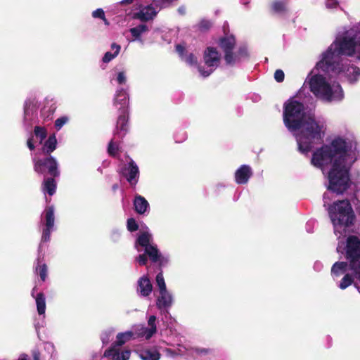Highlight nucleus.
<instances>
[{"label":"nucleus","mask_w":360,"mask_h":360,"mask_svg":"<svg viewBox=\"0 0 360 360\" xmlns=\"http://www.w3.org/2000/svg\"><path fill=\"white\" fill-rule=\"evenodd\" d=\"M115 333L113 328H108L103 330L101 335V340L103 345H107L112 339Z\"/></svg>","instance_id":"obj_33"},{"label":"nucleus","mask_w":360,"mask_h":360,"mask_svg":"<svg viewBox=\"0 0 360 360\" xmlns=\"http://www.w3.org/2000/svg\"><path fill=\"white\" fill-rule=\"evenodd\" d=\"M69 120L67 116H63L58 118L55 121V127L57 130H60Z\"/></svg>","instance_id":"obj_38"},{"label":"nucleus","mask_w":360,"mask_h":360,"mask_svg":"<svg viewBox=\"0 0 360 360\" xmlns=\"http://www.w3.org/2000/svg\"><path fill=\"white\" fill-rule=\"evenodd\" d=\"M54 207L48 206L45 208L41 217V224L42 226V236L41 243L39 245V256L37 263L34 268L35 273L37 274L42 281H45L48 276V268L46 264L41 263V256L43 250V243L50 240L51 233L54 230Z\"/></svg>","instance_id":"obj_7"},{"label":"nucleus","mask_w":360,"mask_h":360,"mask_svg":"<svg viewBox=\"0 0 360 360\" xmlns=\"http://www.w3.org/2000/svg\"><path fill=\"white\" fill-rule=\"evenodd\" d=\"M352 204L359 215H360V200L355 198L352 200Z\"/></svg>","instance_id":"obj_44"},{"label":"nucleus","mask_w":360,"mask_h":360,"mask_svg":"<svg viewBox=\"0 0 360 360\" xmlns=\"http://www.w3.org/2000/svg\"><path fill=\"white\" fill-rule=\"evenodd\" d=\"M36 291V287H34L31 292L32 297L35 299L37 309L39 315L45 314L46 311V298L42 292L38 293L36 296L34 295Z\"/></svg>","instance_id":"obj_24"},{"label":"nucleus","mask_w":360,"mask_h":360,"mask_svg":"<svg viewBox=\"0 0 360 360\" xmlns=\"http://www.w3.org/2000/svg\"><path fill=\"white\" fill-rule=\"evenodd\" d=\"M248 2H249V1H248V0H246V1H242V3H243V4H248Z\"/></svg>","instance_id":"obj_56"},{"label":"nucleus","mask_w":360,"mask_h":360,"mask_svg":"<svg viewBox=\"0 0 360 360\" xmlns=\"http://www.w3.org/2000/svg\"><path fill=\"white\" fill-rule=\"evenodd\" d=\"M136 250L139 252L143 251L136 257V260L140 265H146L148 262L147 256L153 262H158L160 266H164L169 264V256L167 255H161L155 244L153 243V238L150 230L146 227L139 234L134 244Z\"/></svg>","instance_id":"obj_6"},{"label":"nucleus","mask_w":360,"mask_h":360,"mask_svg":"<svg viewBox=\"0 0 360 360\" xmlns=\"http://www.w3.org/2000/svg\"><path fill=\"white\" fill-rule=\"evenodd\" d=\"M160 9L161 7H158V4H156V8L153 5H149L143 7L136 13V16L142 21H147L153 19Z\"/></svg>","instance_id":"obj_20"},{"label":"nucleus","mask_w":360,"mask_h":360,"mask_svg":"<svg viewBox=\"0 0 360 360\" xmlns=\"http://www.w3.org/2000/svg\"><path fill=\"white\" fill-rule=\"evenodd\" d=\"M157 317L150 315L147 320V326L137 324L132 326L136 339L150 340L158 331Z\"/></svg>","instance_id":"obj_12"},{"label":"nucleus","mask_w":360,"mask_h":360,"mask_svg":"<svg viewBox=\"0 0 360 360\" xmlns=\"http://www.w3.org/2000/svg\"><path fill=\"white\" fill-rule=\"evenodd\" d=\"M347 56L360 62V33L356 29H345L338 32L334 41L322 53L318 68L331 70V73L344 78L351 84L360 79V68L350 64L341 56Z\"/></svg>","instance_id":"obj_2"},{"label":"nucleus","mask_w":360,"mask_h":360,"mask_svg":"<svg viewBox=\"0 0 360 360\" xmlns=\"http://www.w3.org/2000/svg\"><path fill=\"white\" fill-rule=\"evenodd\" d=\"M284 72L281 70H276L274 73V78L278 82H281L284 79Z\"/></svg>","instance_id":"obj_43"},{"label":"nucleus","mask_w":360,"mask_h":360,"mask_svg":"<svg viewBox=\"0 0 360 360\" xmlns=\"http://www.w3.org/2000/svg\"><path fill=\"white\" fill-rule=\"evenodd\" d=\"M271 7L275 12L280 13L285 10V4L284 1H276L272 3Z\"/></svg>","instance_id":"obj_37"},{"label":"nucleus","mask_w":360,"mask_h":360,"mask_svg":"<svg viewBox=\"0 0 360 360\" xmlns=\"http://www.w3.org/2000/svg\"><path fill=\"white\" fill-rule=\"evenodd\" d=\"M121 236V232L118 229L113 230L111 233V238L114 241H117Z\"/></svg>","instance_id":"obj_45"},{"label":"nucleus","mask_w":360,"mask_h":360,"mask_svg":"<svg viewBox=\"0 0 360 360\" xmlns=\"http://www.w3.org/2000/svg\"><path fill=\"white\" fill-rule=\"evenodd\" d=\"M252 175V168L248 165H243L235 172V181L238 184H246Z\"/></svg>","instance_id":"obj_17"},{"label":"nucleus","mask_w":360,"mask_h":360,"mask_svg":"<svg viewBox=\"0 0 360 360\" xmlns=\"http://www.w3.org/2000/svg\"><path fill=\"white\" fill-rule=\"evenodd\" d=\"M103 356L111 360H129L131 356V350L112 344L110 347L105 351Z\"/></svg>","instance_id":"obj_14"},{"label":"nucleus","mask_w":360,"mask_h":360,"mask_svg":"<svg viewBox=\"0 0 360 360\" xmlns=\"http://www.w3.org/2000/svg\"><path fill=\"white\" fill-rule=\"evenodd\" d=\"M356 265L355 268L352 267V262H337L331 268V276L334 280L343 276L338 286L340 289L345 290L353 282L354 278L360 281V276L357 274L360 268Z\"/></svg>","instance_id":"obj_10"},{"label":"nucleus","mask_w":360,"mask_h":360,"mask_svg":"<svg viewBox=\"0 0 360 360\" xmlns=\"http://www.w3.org/2000/svg\"><path fill=\"white\" fill-rule=\"evenodd\" d=\"M57 146V139L55 134L50 135L44 142L41 150L44 154H50L55 150Z\"/></svg>","instance_id":"obj_29"},{"label":"nucleus","mask_w":360,"mask_h":360,"mask_svg":"<svg viewBox=\"0 0 360 360\" xmlns=\"http://www.w3.org/2000/svg\"><path fill=\"white\" fill-rule=\"evenodd\" d=\"M218 44L224 54L227 65H235L248 57V51L245 47L236 50V39L233 35H226L219 39Z\"/></svg>","instance_id":"obj_8"},{"label":"nucleus","mask_w":360,"mask_h":360,"mask_svg":"<svg viewBox=\"0 0 360 360\" xmlns=\"http://www.w3.org/2000/svg\"><path fill=\"white\" fill-rule=\"evenodd\" d=\"M33 359L34 360H40V354L39 352H34Z\"/></svg>","instance_id":"obj_49"},{"label":"nucleus","mask_w":360,"mask_h":360,"mask_svg":"<svg viewBox=\"0 0 360 360\" xmlns=\"http://www.w3.org/2000/svg\"><path fill=\"white\" fill-rule=\"evenodd\" d=\"M141 360H159L160 354L155 348H147L137 352Z\"/></svg>","instance_id":"obj_23"},{"label":"nucleus","mask_w":360,"mask_h":360,"mask_svg":"<svg viewBox=\"0 0 360 360\" xmlns=\"http://www.w3.org/2000/svg\"><path fill=\"white\" fill-rule=\"evenodd\" d=\"M37 108L38 101L35 98H27L24 104V113L25 118H29V117L33 114Z\"/></svg>","instance_id":"obj_28"},{"label":"nucleus","mask_w":360,"mask_h":360,"mask_svg":"<svg viewBox=\"0 0 360 360\" xmlns=\"http://www.w3.org/2000/svg\"><path fill=\"white\" fill-rule=\"evenodd\" d=\"M133 203L134 210L138 214H144L145 213L148 212L149 203L143 196L136 195Z\"/></svg>","instance_id":"obj_22"},{"label":"nucleus","mask_w":360,"mask_h":360,"mask_svg":"<svg viewBox=\"0 0 360 360\" xmlns=\"http://www.w3.org/2000/svg\"><path fill=\"white\" fill-rule=\"evenodd\" d=\"M173 302V295L168 290L158 292L156 300V306L159 309L162 310L169 309L172 307Z\"/></svg>","instance_id":"obj_16"},{"label":"nucleus","mask_w":360,"mask_h":360,"mask_svg":"<svg viewBox=\"0 0 360 360\" xmlns=\"http://www.w3.org/2000/svg\"><path fill=\"white\" fill-rule=\"evenodd\" d=\"M166 354L169 356H176V350H172L171 349H165Z\"/></svg>","instance_id":"obj_48"},{"label":"nucleus","mask_w":360,"mask_h":360,"mask_svg":"<svg viewBox=\"0 0 360 360\" xmlns=\"http://www.w3.org/2000/svg\"><path fill=\"white\" fill-rule=\"evenodd\" d=\"M148 30V27L144 24H140L136 27L130 28L129 32L131 33L133 39L129 40V41H139L143 43L141 35L146 32Z\"/></svg>","instance_id":"obj_27"},{"label":"nucleus","mask_w":360,"mask_h":360,"mask_svg":"<svg viewBox=\"0 0 360 360\" xmlns=\"http://www.w3.org/2000/svg\"><path fill=\"white\" fill-rule=\"evenodd\" d=\"M115 81L119 85H125L127 84V72L124 70L119 71L116 73L112 81Z\"/></svg>","instance_id":"obj_34"},{"label":"nucleus","mask_w":360,"mask_h":360,"mask_svg":"<svg viewBox=\"0 0 360 360\" xmlns=\"http://www.w3.org/2000/svg\"><path fill=\"white\" fill-rule=\"evenodd\" d=\"M134 0H122L120 1L121 4H132Z\"/></svg>","instance_id":"obj_52"},{"label":"nucleus","mask_w":360,"mask_h":360,"mask_svg":"<svg viewBox=\"0 0 360 360\" xmlns=\"http://www.w3.org/2000/svg\"><path fill=\"white\" fill-rule=\"evenodd\" d=\"M176 355H188L191 356L190 348L188 349L186 347L179 345L178 348L176 350Z\"/></svg>","instance_id":"obj_40"},{"label":"nucleus","mask_w":360,"mask_h":360,"mask_svg":"<svg viewBox=\"0 0 360 360\" xmlns=\"http://www.w3.org/2000/svg\"><path fill=\"white\" fill-rule=\"evenodd\" d=\"M331 70L318 68V63L307 77L304 86L319 100L327 103L340 102L344 99V91L338 82L329 73Z\"/></svg>","instance_id":"obj_4"},{"label":"nucleus","mask_w":360,"mask_h":360,"mask_svg":"<svg viewBox=\"0 0 360 360\" xmlns=\"http://www.w3.org/2000/svg\"><path fill=\"white\" fill-rule=\"evenodd\" d=\"M176 50L181 56L182 60L191 66L197 65V57L193 53H188L186 51L185 47L181 44L176 46Z\"/></svg>","instance_id":"obj_21"},{"label":"nucleus","mask_w":360,"mask_h":360,"mask_svg":"<svg viewBox=\"0 0 360 360\" xmlns=\"http://www.w3.org/2000/svg\"><path fill=\"white\" fill-rule=\"evenodd\" d=\"M283 119L285 127L295 137L300 153L307 154L323 140L326 131L325 122L316 120L311 111H307L297 98H290L285 102Z\"/></svg>","instance_id":"obj_3"},{"label":"nucleus","mask_w":360,"mask_h":360,"mask_svg":"<svg viewBox=\"0 0 360 360\" xmlns=\"http://www.w3.org/2000/svg\"><path fill=\"white\" fill-rule=\"evenodd\" d=\"M128 104H129V95L127 89L120 88L117 90L115 98L114 105L119 110L120 115L117 120V134L123 136L127 134L129 130L128 122Z\"/></svg>","instance_id":"obj_9"},{"label":"nucleus","mask_w":360,"mask_h":360,"mask_svg":"<svg viewBox=\"0 0 360 360\" xmlns=\"http://www.w3.org/2000/svg\"><path fill=\"white\" fill-rule=\"evenodd\" d=\"M178 11L180 14L184 15L186 13V8L184 6H181L179 8Z\"/></svg>","instance_id":"obj_51"},{"label":"nucleus","mask_w":360,"mask_h":360,"mask_svg":"<svg viewBox=\"0 0 360 360\" xmlns=\"http://www.w3.org/2000/svg\"><path fill=\"white\" fill-rule=\"evenodd\" d=\"M117 127H115V129L113 132V137L110 141L108 144V153L112 156H115L120 149V143L119 141L120 139H122L126 134H124L123 136H120L119 134H117Z\"/></svg>","instance_id":"obj_26"},{"label":"nucleus","mask_w":360,"mask_h":360,"mask_svg":"<svg viewBox=\"0 0 360 360\" xmlns=\"http://www.w3.org/2000/svg\"><path fill=\"white\" fill-rule=\"evenodd\" d=\"M155 282L157 287L158 288V292L161 290H167L165 278L162 272H160L157 274L155 278Z\"/></svg>","instance_id":"obj_35"},{"label":"nucleus","mask_w":360,"mask_h":360,"mask_svg":"<svg viewBox=\"0 0 360 360\" xmlns=\"http://www.w3.org/2000/svg\"><path fill=\"white\" fill-rule=\"evenodd\" d=\"M121 172L131 185L137 183L139 170L138 166L133 160H130L129 162L121 169Z\"/></svg>","instance_id":"obj_15"},{"label":"nucleus","mask_w":360,"mask_h":360,"mask_svg":"<svg viewBox=\"0 0 360 360\" xmlns=\"http://www.w3.org/2000/svg\"><path fill=\"white\" fill-rule=\"evenodd\" d=\"M191 356L195 359L204 357L212 353V350L209 348L204 347H191L190 348Z\"/></svg>","instance_id":"obj_32"},{"label":"nucleus","mask_w":360,"mask_h":360,"mask_svg":"<svg viewBox=\"0 0 360 360\" xmlns=\"http://www.w3.org/2000/svg\"><path fill=\"white\" fill-rule=\"evenodd\" d=\"M350 29H356L358 30V32H359V33H360V22L358 23V25L353 26Z\"/></svg>","instance_id":"obj_53"},{"label":"nucleus","mask_w":360,"mask_h":360,"mask_svg":"<svg viewBox=\"0 0 360 360\" xmlns=\"http://www.w3.org/2000/svg\"><path fill=\"white\" fill-rule=\"evenodd\" d=\"M325 4L327 8L333 9L338 7V1L337 0H325Z\"/></svg>","instance_id":"obj_42"},{"label":"nucleus","mask_w":360,"mask_h":360,"mask_svg":"<svg viewBox=\"0 0 360 360\" xmlns=\"http://www.w3.org/2000/svg\"><path fill=\"white\" fill-rule=\"evenodd\" d=\"M18 360H28V356L25 354H22L20 355Z\"/></svg>","instance_id":"obj_50"},{"label":"nucleus","mask_w":360,"mask_h":360,"mask_svg":"<svg viewBox=\"0 0 360 360\" xmlns=\"http://www.w3.org/2000/svg\"><path fill=\"white\" fill-rule=\"evenodd\" d=\"M92 16L94 18L104 19L105 13L102 8H97L93 11Z\"/></svg>","instance_id":"obj_41"},{"label":"nucleus","mask_w":360,"mask_h":360,"mask_svg":"<svg viewBox=\"0 0 360 360\" xmlns=\"http://www.w3.org/2000/svg\"><path fill=\"white\" fill-rule=\"evenodd\" d=\"M33 161L34 164V170L37 173L43 174L46 170H47L51 176L56 177L59 175L58 162L53 157L49 156L44 160H39L37 159V158H34Z\"/></svg>","instance_id":"obj_13"},{"label":"nucleus","mask_w":360,"mask_h":360,"mask_svg":"<svg viewBox=\"0 0 360 360\" xmlns=\"http://www.w3.org/2000/svg\"><path fill=\"white\" fill-rule=\"evenodd\" d=\"M44 349L46 352L49 355L51 358L56 356V352L55 346L53 343L47 342L44 344Z\"/></svg>","instance_id":"obj_36"},{"label":"nucleus","mask_w":360,"mask_h":360,"mask_svg":"<svg viewBox=\"0 0 360 360\" xmlns=\"http://www.w3.org/2000/svg\"><path fill=\"white\" fill-rule=\"evenodd\" d=\"M359 158L360 150L353 136H338L314 151L311 163L326 175L328 190L341 194L350 187V169Z\"/></svg>","instance_id":"obj_1"},{"label":"nucleus","mask_w":360,"mask_h":360,"mask_svg":"<svg viewBox=\"0 0 360 360\" xmlns=\"http://www.w3.org/2000/svg\"><path fill=\"white\" fill-rule=\"evenodd\" d=\"M324 206L327 207L329 217L333 226L335 235L338 238L345 236L347 229L354 224L355 215L348 200H339L328 205L329 193L323 196Z\"/></svg>","instance_id":"obj_5"},{"label":"nucleus","mask_w":360,"mask_h":360,"mask_svg":"<svg viewBox=\"0 0 360 360\" xmlns=\"http://www.w3.org/2000/svg\"><path fill=\"white\" fill-rule=\"evenodd\" d=\"M46 136L47 131L44 127L36 126L34 129L33 136L27 140V147L31 150H34L35 148L34 142H39V144H41Z\"/></svg>","instance_id":"obj_18"},{"label":"nucleus","mask_w":360,"mask_h":360,"mask_svg":"<svg viewBox=\"0 0 360 360\" xmlns=\"http://www.w3.org/2000/svg\"><path fill=\"white\" fill-rule=\"evenodd\" d=\"M356 188L357 191L360 192V179L356 181Z\"/></svg>","instance_id":"obj_54"},{"label":"nucleus","mask_w":360,"mask_h":360,"mask_svg":"<svg viewBox=\"0 0 360 360\" xmlns=\"http://www.w3.org/2000/svg\"><path fill=\"white\" fill-rule=\"evenodd\" d=\"M323 268V264L321 262H316L314 264V269H315V271H321Z\"/></svg>","instance_id":"obj_47"},{"label":"nucleus","mask_w":360,"mask_h":360,"mask_svg":"<svg viewBox=\"0 0 360 360\" xmlns=\"http://www.w3.org/2000/svg\"><path fill=\"white\" fill-rule=\"evenodd\" d=\"M135 339H136L135 333L133 328H131V330L117 333L116 335V341L112 344L122 347L129 340Z\"/></svg>","instance_id":"obj_25"},{"label":"nucleus","mask_w":360,"mask_h":360,"mask_svg":"<svg viewBox=\"0 0 360 360\" xmlns=\"http://www.w3.org/2000/svg\"><path fill=\"white\" fill-rule=\"evenodd\" d=\"M221 60V55L217 48L208 46L203 53V62L205 68L199 66L198 71L203 77L210 76L219 65Z\"/></svg>","instance_id":"obj_11"},{"label":"nucleus","mask_w":360,"mask_h":360,"mask_svg":"<svg viewBox=\"0 0 360 360\" xmlns=\"http://www.w3.org/2000/svg\"><path fill=\"white\" fill-rule=\"evenodd\" d=\"M103 22L105 23V25H109V22L108 20L105 18V16H104V19H102Z\"/></svg>","instance_id":"obj_55"},{"label":"nucleus","mask_w":360,"mask_h":360,"mask_svg":"<svg viewBox=\"0 0 360 360\" xmlns=\"http://www.w3.org/2000/svg\"><path fill=\"white\" fill-rule=\"evenodd\" d=\"M127 229L131 232L136 231L139 227L136 220L133 218H130L127 220Z\"/></svg>","instance_id":"obj_39"},{"label":"nucleus","mask_w":360,"mask_h":360,"mask_svg":"<svg viewBox=\"0 0 360 360\" xmlns=\"http://www.w3.org/2000/svg\"><path fill=\"white\" fill-rule=\"evenodd\" d=\"M211 26L210 21L203 20L200 23V27L202 30L208 29Z\"/></svg>","instance_id":"obj_46"},{"label":"nucleus","mask_w":360,"mask_h":360,"mask_svg":"<svg viewBox=\"0 0 360 360\" xmlns=\"http://www.w3.org/2000/svg\"><path fill=\"white\" fill-rule=\"evenodd\" d=\"M56 189V184L53 179H45L42 184V191L44 193H48L52 195L55 193Z\"/></svg>","instance_id":"obj_31"},{"label":"nucleus","mask_w":360,"mask_h":360,"mask_svg":"<svg viewBox=\"0 0 360 360\" xmlns=\"http://www.w3.org/2000/svg\"><path fill=\"white\" fill-rule=\"evenodd\" d=\"M111 49L113 51V53L108 51L104 54L102 58V61L103 63H108L112 60L115 58H116L120 51L121 46L115 43H113L111 45Z\"/></svg>","instance_id":"obj_30"},{"label":"nucleus","mask_w":360,"mask_h":360,"mask_svg":"<svg viewBox=\"0 0 360 360\" xmlns=\"http://www.w3.org/2000/svg\"><path fill=\"white\" fill-rule=\"evenodd\" d=\"M153 291L152 283L147 276H143L137 281L136 292L141 297H148Z\"/></svg>","instance_id":"obj_19"}]
</instances>
